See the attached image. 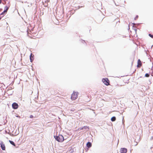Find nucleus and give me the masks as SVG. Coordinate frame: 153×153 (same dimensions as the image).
Masks as SVG:
<instances>
[{"label":"nucleus","instance_id":"f257e3e1","mask_svg":"<svg viewBox=\"0 0 153 153\" xmlns=\"http://www.w3.org/2000/svg\"><path fill=\"white\" fill-rule=\"evenodd\" d=\"M54 137L59 142H62L64 140V137L61 135H59L58 136H54Z\"/></svg>","mask_w":153,"mask_h":153},{"label":"nucleus","instance_id":"f03ea898","mask_svg":"<svg viewBox=\"0 0 153 153\" xmlns=\"http://www.w3.org/2000/svg\"><path fill=\"white\" fill-rule=\"evenodd\" d=\"M78 92L74 91L71 95V99L73 100H75L78 97Z\"/></svg>","mask_w":153,"mask_h":153},{"label":"nucleus","instance_id":"7ed1b4c3","mask_svg":"<svg viewBox=\"0 0 153 153\" xmlns=\"http://www.w3.org/2000/svg\"><path fill=\"white\" fill-rule=\"evenodd\" d=\"M102 81L104 83L105 85H109V82L108 78H103L102 79Z\"/></svg>","mask_w":153,"mask_h":153},{"label":"nucleus","instance_id":"20e7f679","mask_svg":"<svg viewBox=\"0 0 153 153\" xmlns=\"http://www.w3.org/2000/svg\"><path fill=\"white\" fill-rule=\"evenodd\" d=\"M10 3L9 2L8 3L7 5L4 7V12H6V13L7 12L8 9L10 6Z\"/></svg>","mask_w":153,"mask_h":153},{"label":"nucleus","instance_id":"39448f33","mask_svg":"<svg viewBox=\"0 0 153 153\" xmlns=\"http://www.w3.org/2000/svg\"><path fill=\"white\" fill-rule=\"evenodd\" d=\"M120 152V153H126L127 152V149L125 148H121Z\"/></svg>","mask_w":153,"mask_h":153},{"label":"nucleus","instance_id":"423d86ee","mask_svg":"<svg viewBox=\"0 0 153 153\" xmlns=\"http://www.w3.org/2000/svg\"><path fill=\"white\" fill-rule=\"evenodd\" d=\"M12 106L13 108L16 109L18 108V105L17 103L14 102L12 104Z\"/></svg>","mask_w":153,"mask_h":153},{"label":"nucleus","instance_id":"0eeeda50","mask_svg":"<svg viewBox=\"0 0 153 153\" xmlns=\"http://www.w3.org/2000/svg\"><path fill=\"white\" fill-rule=\"evenodd\" d=\"M0 144L1 146L2 149L3 150H5V146L3 142H1V143H0Z\"/></svg>","mask_w":153,"mask_h":153},{"label":"nucleus","instance_id":"6e6552de","mask_svg":"<svg viewBox=\"0 0 153 153\" xmlns=\"http://www.w3.org/2000/svg\"><path fill=\"white\" fill-rule=\"evenodd\" d=\"M137 63H138V65L137 66V67H140L141 65V62L140 61V59H139L138 60Z\"/></svg>","mask_w":153,"mask_h":153},{"label":"nucleus","instance_id":"1a4fd4ad","mask_svg":"<svg viewBox=\"0 0 153 153\" xmlns=\"http://www.w3.org/2000/svg\"><path fill=\"white\" fill-rule=\"evenodd\" d=\"M86 146L88 148H90L92 146L91 143L90 142H88L87 143Z\"/></svg>","mask_w":153,"mask_h":153},{"label":"nucleus","instance_id":"9d476101","mask_svg":"<svg viewBox=\"0 0 153 153\" xmlns=\"http://www.w3.org/2000/svg\"><path fill=\"white\" fill-rule=\"evenodd\" d=\"M116 120V118L114 116L113 117L111 118V120L112 122Z\"/></svg>","mask_w":153,"mask_h":153},{"label":"nucleus","instance_id":"9b49d317","mask_svg":"<svg viewBox=\"0 0 153 153\" xmlns=\"http://www.w3.org/2000/svg\"><path fill=\"white\" fill-rule=\"evenodd\" d=\"M32 53H31L30 54V61L31 62H32V61L33 60V57L32 56Z\"/></svg>","mask_w":153,"mask_h":153},{"label":"nucleus","instance_id":"f8f14e48","mask_svg":"<svg viewBox=\"0 0 153 153\" xmlns=\"http://www.w3.org/2000/svg\"><path fill=\"white\" fill-rule=\"evenodd\" d=\"M83 128H84V129L85 130H89V128L88 126H84L83 127Z\"/></svg>","mask_w":153,"mask_h":153},{"label":"nucleus","instance_id":"ddd939ff","mask_svg":"<svg viewBox=\"0 0 153 153\" xmlns=\"http://www.w3.org/2000/svg\"><path fill=\"white\" fill-rule=\"evenodd\" d=\"M9 141L11 144L13 145L14 146H16L15 144V143H14V142L13 141H11V140H9Z\"/></svg>","mask_w":153,"mask_h":153},{"label":"nucleus","instance_id":"4468645a","mask_svg":"<svg viewBox=\"0 0 153 153\" xmlns=\"http://www.w3.org/2000/svg\"><path fill=\"white\" fill-rule=\"evenodd\" d=\"M74 152V149H71L69 151L68 153H72Z\"/></svg>","mask_w":153,"mask_h":153},{"label":"nucleus","instance_id":"2eb2a0df","mask_svg":"<svg viewBox=\"0 0 153 153\" xmlns=\"http://www.w3.org/2000/svg\"><path fill=\"white\" fill-rule=\"evenodd\" d=\"M149 74L148 73H146L145 75V76L146 77H149Z\"/></svg>","mask_w":153,"mask_h":153},{"label":"nucleus","instance_id":"dca6fc26","mask_svg":"<svg viewBox=\"0 0 153 153\" xmlns=\"http://www.w3.org/2000/svg\"><path fill=\"white\" fill-rule=\"evenodd\" d=\"M149 36L152 38H153V35H152L151 34H149Z\"/></svg>","mask_w":153,"mask_h":153},{"label":"nucleus","instance_id":"f3484780","mask_svg":"<svg viewBox=\"0 0 153 153\" xmlns=\"http://www.w3.org/2000/svg\"><path fill=\"white\" fill-rule=\"evenodd\" d=\"M83 129H84V128H83V127L82 128H78V130H81Z\"/></svg>","mask_w":153,"mask_h":153},{"label":"nucleus","instance_id":"a211bd4d","mask_svg":"<svg viewBox=\"0 0 153 153\" xmlns=\"http://www.w3.org/2000/svg\"><path fill=\"white\" fill-rule=\"evenodd\" d=\"M138 16H137V15L134 18V19L136 20L138 18Z\"/></svg>","mask_w":153,"mask_h":153},{"label":"nucleus","instance_id":"6ab92c4d","mask_svg":"<svg viewBox=\"0 0 153 153\" xmlns=\"http://www.w3.org/2000/svg\"><path fill=\"white\" fill-rule=\"evenodd\" d=\"M30 118H33V117L32 115H30Z\"/></svg>","mask_w":153,"mask_h":153},{"label":"nucleus","instance_id":"aec40b11","mask_svg":"<svg viewBox=\"0 0 153 153\" xmlns=\"http://www.w3.org/2000/svg\"><path fill=\"white\" fill-rule=\"evenodd\" d=\"M5 13H6V12H4V11L1 14V15H3Z\"/></svg>","mask_w":153,"mask_h":153},{"label":"nucleus","instance_id":"412c9836","mask_svg":"<svg viewBox=\"0 0 153 153\" xmlns=\"http://www.w3.org/2000/svg\"><path fill=\"white\" fill-rule=\"evenodd\" d=\"M136 144H135V146H137V142H136Z\"/></svg>","mask_w":153,"mask_h":153},{"label":"nucleus","instance_id":"4be33fe9","mask_svg":"<svg viewBox=\"0 0 153 153\" xmlns=\"http://www.w3.org/2000/svg\"><path fill=\"white\" fill-rule=\"evenodd\" d=\"M82 41H83V42H85V41H84V40H83Z\"/></svg>","mask_w":153,"mask_h":153},{"label":"nucleus","instance_id":"5701e85b","mask_svg":"<svg viewBox=\"0 0 153 153\" xmlns=\"http://www.w3.org/2000/svg\"><path fill=\"white\" fill-rule=\"evenodd\" d=\"M133 25H135V24H134V23H133Z\"/></svg>","mask_w":153,"mask_h":153},{"label":"nucleus","instance_id":"b1692460","mask_svg":"<svg viewBox=\"0 0 153 153\" xmlns=\"http://www.w3.org/2000/svg\"><path fill=\"white\" fill-rule=\"evenodd\" d=\"M0 1H1V0H0Z\"/></svg>","mask_w":153,"mask_h":153}]
</instances>
